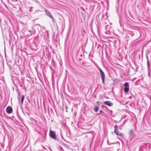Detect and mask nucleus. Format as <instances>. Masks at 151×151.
Wrapping results in <instances>:
<instances>
[{
	"label": "nucleus",
	"mask_w": 151,
	"mask_h": 151,
	"mask_svg": "<svg viewBox=\"0 0 151 151\" xmlns=\"http://www.w3.org/2000/svg\"><path fill=\"white\" fill-rule=\"evenodd\" d=\"M99 70L101 77L103 83H104V80L105 78V74L101 69L99 68Z\"/></svg>",
	"instance_id": "nucleus-1"
},
{
	"label": "nucleus",
	"mask_w": 151,
	"mask_h": 151,
	"mask_svg": "<svg viewBox=\"0 0 151 151\" xmlns=\"http://www.w3.org/2000/svg\"><path fill=\"white\" fill-rule=\"evenodd\" d=\"M50 135L52 138L55 139L56 138L55 132L54 131L50 130Z\"/></svg>",
	"instance_id": "nucleus-2"
},
{
	"label": "nucleus",
	"mask_w": 151,
	"mask_h": 151,
	"mask_svg": "<svg viewBox=\"0 0 151 151\" xmlns=\"http://www.w3.org/2000/svg\"><path fill=\"white\" fill-rule=\"evenodd\" d=\"M45 12L47 15L50 17V18L52 19L53 20L54 19V18L51 15V14L49 12V11L47 9H45Z\"/></svg>",
	"instance_id": "nucleus-3"
},
{
	"label": "nucleus",
	"mask_w": 151,
	"mask_h": 151,
	"mask_svg": "<svg viewBox=\"0 0 151 151\" xmlns=\"http://www.w3.org/2000/svg\"><path fill=\"white\" fill-rule=\"evenodd\" d=\"M12 109L10 106H8L6 109V111L7 113L10 114L12 113Z\"/></svg>",
	"instance_id": "nucleus-4"
},
{
	"label": "nucleus",
	"mask_w": 151,
	"mask_h": 151,
	"mask_svg": "<svg viewBox=\"0 0 151 151\" xmlns=\"http://www.w3.org/2000/svg\"><path fill=\"white\" fill-rule=\"evenodd\" d=\"M114 132L116 135L120 136L122 137L123 135V134L119 132L117 129H115Z\"/></svg>",
	"instance_id": "nucleus-5"
},
{
	"label": "nucleus",
	"mask_w": 151,
	"mask_h": 151,
	"mask_svg": "<svg viewBox=\"0 0 151 151\" xmlns=\"http://www.w3.org/2000/svg\"><path fill=\"white\" fill-rule=\"evenodd\" d=\"M104 104L108 105L109 106H112L113 105V104L112 102L110 101H106L104 102Z\"/></svg>",
	"instance_id": "nucleus-6"
},
{
	"label": "nucleus",
	"mask_w": 151,
	"mask_h": 151,
	"mask_svg": "<svg viewBox=\"0 0 151 151\" xmlns=\"http://www.w3.org/2000/svg\"><path fill=\"white\" fill-rule=\"evenodd\" d=\"M99 109L98 106H96L94 107V110L96 112H97L99 110Z\"/></svg>",
	"instance_id": "nucleus-7"
},
{
	"label": "nucleus",
	"mask_w": 151,
	"mask_h": 151,
	"mask_svg": "<svg viewBox=\"0 0 151 151\" xmlns=\"http://www.w3.org/2000/svg\"><path fill=\"white\" fill-rule=\"evenodd\" d=\"M129 91V87H125L124 88V91L125 92H128Z\"/></svg>",
	"instance_id": "nucleus-8"
},
{
	"label": "nucleus",
	"mask_w": 151,
	"mask_h": 151,
	"mask_svg": "<svg viewBox=\"0 0 151 151\" xmlns=\"http://www.w3.org/2000/svg\"><path fill=\"white\" fill-rule=\"evenodd\" d=\"M124 86L125 87H128L129 85L127 82H126L124 83Z\"/></svg>",
	"instance_id": "nucleus-9"
},
{
	"label": "nucleus",
	"mask_w": 151,
	"mask_h": 151,
	"mask_svg": "<svg viewBox=\"0 0 151 151\" xmlns=\"http://www.w3.org/2000/svg\"><path fill=\"white\" fill-rule=\"evenodd\" d=\"M133 132H134V131L133 129H131L130 131H129V134H132L133 133Z\"/></svg>",
	"instance_id": "nucleus-10"
},
{
	"label": "nucleus",
	"mask_w": 151,
	"mask_h": 151,
	"mask_svg": "<svg viewBox=\"0 0 151 151\" xmlns=\"http://www.w3.org/2000/svg\"><path fill=\"white\" fill-rule=\"evenodd\" d=\"M24 99V96H22V98H21V102H22V104L23 103Z\"/></svg>",
	"instance_id": "nucleus-11"
},
{
	"label": "nucleus",
	"mask_w": 151,
	"mask_h": 151,
	"mask_svg": "<svg viewBox=\"0 0 151 151\" xmlns=\"http://www.w3.org/2000/svg\"><path fill=\"white\" fill-rule=\"evenodd\" d=\"M147 65H148V67H149V65H149V61L148 60V57H147Z\"/></svg>",
	"instance_id": "nucleus-12"
},
{
	"label": "nucleus",
	"mask_w": 151,
	"mask_h": 151,
	"mask_svg": "<svg viewBox=\"0 0 151 151\" xmlns=\"http://www.w3.org/2000/svg\"><path fill=\"white\" fill-rule=\"evenodd\" d=\"M118 127L116 125L115 126V129H117Z\"/></svg>",
	"instance_id": "nucleus-13"
},
{
	"label": "nucleus",
	"mask_w": 151,
	"mask_h": 151,
	"mask_svg": "<svg viewBox=\"0 0 151 151\" xmlns=\"http://www.w3.org/2000/svg\"><path fill=\"white\" fill-rule=\"evenodd\" d=\"M15 2V1H17V0H11Z\"/></svg>",
	"instance_id": "nucleus-14"
},
{
	"label": "nucleus",
	"mask_w": 151,
	"mask_h": 151,
	"mask_svg": "<svg viewBox=\"0 0 151 151\" xmlns=\"http://www.w3.org/2000/svg\"><path fill=\"white\" fill-rule=\"evenodd\" d=\"M100 113H102V112H103V111L102 110H100Z\"/></svg>",
	"instance_id": "nucleus-15"
}]
</instances>
